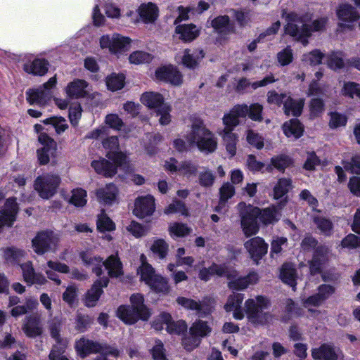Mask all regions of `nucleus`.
Wrapping results in <instances>:
<instances>
[{
  "mask_svg": "<svg viewBox=\"0 0 360 360\" xmlns=\"http://www.w3.org/2000/svg\"><path fill=\"white\" fill-rule=\"evenodd\" d=\"M271 305L269 298L257 295L250 298L245 302V311L248 321L255 326H264L274 320V316L268 311H264Z\"/></svg>",
  "mask_w": 360,
  "mask_h": 360,
  "instance_id": "obj_1",
  "label": "nucleus"
},
{
  "mask_svg": "<svg viewBox=\"0 0 360 360\" xmlns=\"http://www.w3.org/2000/svg\"><path fill=\"white\" fill-rule=\"evenodd\" d=\"M186 139L191 146H196L200 151L206 153L214 152L217 146L214 134L201 122H196L192 124Z\"/></svg>",
  "mask_w": 360,
  "mask_h": 360,
  "instance_id": "obj_2",
  "label": "nucleus"
},
{
  "mask_svg": "<svg viewBox=\"0 0 360 360\" xmlns=\"http://www.w3.org/2000/svg\"><path fill=\"white\" fill-rule=\"evenodd\" d=\"M81 258L86 265L92 266L93 272L98 276L102 274V265L108 270V275L112 278H117L123 274L122 263L117 256L110 255L105 262H103L102 258L99 257L82 252Z\"/></svg>",
  "mask_w": 360,
  "mask_h": 360,
  "instance_id": "obj_3",
  "label": "nucleus"
},
{
  "mask_svg": "<svg viewBox=\"0 0 360 360\" xmlns=\"http://www.w3.org/2000/svg\"><path fill=\"white\" fill-rule=\"evenodd\" d=\"M141 102L150 108L157 109L156 115L160 117L159 122L162 125H167L170 123L172 117L171 107L164 103L162 96L156 92H146L141 96Z\"/></svg>",
  "mask_w": 360,
  "mask_h": 360,
  "instance_id": "obj_4",
  "label": "nucleus"
},
{
  "mask_svg": "<svg viewBox=\"0 0 360 360\" xmlns=\"http://www.w3.org/2000/svg\"><path fill=\"white\" fill-rule=\"evenodd\" d=\"M285 32L287 34L294 37L306 46L308 44L307 39L311 34L309 25L304 22V20L297 14L291 13L286 16V25Z\"/></svg>",
  "mask_w": 360,
  "mask_h": 360,
  "instance_id": "obj_5",
  "label": "nucleus"
},
{
  "mask_svg": "<svg viewBox=\"0 0 360 360\" xmlns=\"http://www.w3.org/2000/svg\"><path fill=\"white\" fill-rule=\"evenodd\" d=\"M106 156L108 160H94L91 162V166L98 174L111 177L116 174L117 167L123 164L125 156L120 152L113 151L108 153Z\"/></svg>",
  "mask_w": 360,
  "mask_h": 360,
  "instance_id": "obj_6",
  "label": "nucleus"
},
{
  "mask_svg": "<svg viewBox=\"0 0 360 360\" xmlns=\"http://www.w3.org/2000/svg\"><path fill=\"white\" fill-rule=\"evenodd\" d=\"M75 347L77 354L82 358H85L90 354L97 352H100L103 354H111V356L115 357L119 356V351L117 349L106 345H101L97 342L87 339L85 337H82L77 340Z\"/></svg>",
  "mask_w": 360,
  "mask_h": 360,
  "instance_id": "obj_7",
  "label": "nucleus"
},
{
  "mask_svg": "<svg viewBox=\"0 0 360 360\" xmlns=\"http://www.w3.org/2000/svg\"><path fill=\"white\" fill-rule=\"evenodd\" d=\"M240 216L241 218V226L246 237L255 235L259 231L257 218L259 208L250 205H247L245 202L238 204Z\"/></svg>",
  "mask_w": 360,
  "mask_h": 360,
  "instance_id": "obj_8",
  "label": "nucleus"
},
{
  "mask_svg": "<svg viewBox=\"0 0 360 360\" xmlns=\"http://www.w3.org/2000/svg\"><path fill=\"white\" fill-rule=\"evenodd\" d=\"M60 241L59 236L52 231H42L36 235L32 240L35 253L44 255L48 252H54Z\"/></svg>",
  "mask_w": 360,
  "mask_h": 360,
  "instance_id": "obj_9",
  "label": "nucleus"
},
{
  "mask_svg": "<svg viewBox=\"0 0 360 360\" xmlns=\"http://www.w3.org/2000/svg\"><path fill=\"white\" fill-rule=\"evenodd\" d=\"M60 182L57 175L46 174L39 176L34 182L35 190L44 199H49L56 192Z\"/></svg>",
  "mask_w": 360,
  "mask_h": 360,
  "instance_id": "obj_10",
  "label": "nucleus"
},
{
  "mask_svg": "<svg viewBox=\"0 0 360 360\" xmlns=\"http://www.w3.org/2000/svg\"><path fill=\"white\" fill-rule=\"evenodd\" d=\"M38 140L43 146L37 150L38 161L40 165H47L51 158L55 157L57 148L56 143L44 133L39 135Z\"/></svg>",
  "mask_w": 360,
  "mask_h": 360,
  "instance_id": "obj_11",
  "label": "nucleus"
},
{
  "mask_svg": "<svg viewBox=\"0 0 360 360\" xmlns=\"http://www.w3.org/2000/svg\"><path fill=\"white\" fill-rule=\"evenodd\" d=\"M155 209V198L148 195L136 199L133 213L137 217L143 219L152 215Z\"/></svg>",
  "mask_w": 360,
  "mask_h": 360,
  "instance_id": "obj_12",
  "label": "nucleus"
},
{
  "mask_svg": "<svg viewBox=\"0 0 360 360\" xmlns=\"http://www.w3.org/2000/svg\"><path fill=\"white\" fill-rule=\"evenodd\" d=\"M22 330L25 335L30 338L41 336L44 332L41 316L38 314H33L27 316Z\"/></svg>",
  "mask_w": 360,
  "mask_h": 360,
  "instance_id": "obj_13",
  "label": "nucleus"
},
{
  "mask_svg": "<svg viewBox=\"0 0 360 360\" xmlns=\"http://www.w3.org/2000/svg\"><path fill=\"white\" fill-rule=\"evenodd\" d=\"M244 246L250 257L257 263L267 253L268 245L260 237L248 240L245 243Z\"/></svg>",
  "mask_w": 360,
  "mask_h": 360,
  "instance_id": "obj_14",
  "label": "nucleus"
},
{
  "mask_svg": "<svg viewBox=\"0 0 360 360\" xmlns=\"http://www.w3.org/2000/svg\"><path fill=\"white\" fill-rule=\"evenodd\" d=\"M329 248L323 245L316 247L312 259L310 262V271L312 274H319L328 262L329 258Z\"/></svg>",
  "mask_w": 360,
  "mask_h": 360,
  "instance_id": "obj_15",
  "label": "nucleus"
},
{
  "mask_svg": "<svg viewBox=\"0 0 360 360\" xmlns=\"http://www.w3.org/2000/svg\"><path fill=\"white\" fill-rule=\"evenodd\" d=\"M109 279L107 277H103L94 282L85 295L84 303L86 307H92L96 306L103 292V288L107 287Z\"/></svg>",
  "mask_w": 360,
  "mask_h": 360,
  "instance_id": "obj_16",
  "label": "nucleus"
},
{
  "mask_svg": "<svg viewBox=\"0 0 360 360\" xmlns=\"http://www.w3.org/2000/svg\"><path fill=\"white\" fill-rule=\"evenodd\" d=\"M246 110L245 106H240V105L233 106L229 112L223 117V124L225 127L222 131H232L240 124L239 118L245 117Z\"/></svg>",
  "mask_w": 360,
  "mask_h": 360,
  "instance_id": "obj_17",
  "label": "nucleus"
},
{
  "mask_svg": "<svg viewBox=\"0 0 360 360\" xmlns=\"http://www.w3.org/2000/svg\"><path fill=\"white\" fill-rule=\"evenodd\" d=\"M155 75L158 79L169 82L175 86L181 84L183 81L181 73L172 65L158 69Z\"/></svg>",
  "mask_w": 360,
  "mask_h": 360,
  "instance_id": "obj_18",
  "label": "nucleus"
},
{
  "mask_svg": "<svg viewBox=\"0 0 360 360\" xmlns=\"http://www.w3.org/2000/svg\"><path fill=\"white\" fill-rule=\"evenodd\" d=\"M340 350L328 344H323L319 348L311 350V356L314 360H338Z\"/></svg>",
  "mask_w": 360,
  "mask_h": 360,
  "instance_id": "obj_19",
  "label": "nucleus"
},
{
  "mask_svg": "<svg viewBox=\"0 0 360 360\" xmlns=\"http://www.w3.org/2000/svg\"><path fill=\"white\" fill-rule=\"evenodd\" d=\"M21 269L24 281L29 285L34 283L42 285L46 283V280L43 275L35 273L31 262L22 264Z\"/></svg>",
  "mask_w": 360,
  "mask_h": 360,
  "instance_id": "obj_20",
  "label": "nucleus"
},
{
  "mask_svg": "<svg viewBox=\"0 0 360 360\" xmlns=\"http://www.w3.org/2000/svg\"><path fill=\"white\" fill-rule=\"evenodd\" d=\"M243 298V294L233 293L229 296L227 302L224 305L225 310L228 312L233 311V317L238 320H240L244 317V314L240 309V305Z\"/></svg>",
  "mask_w": 360,
  "mask_h": 360,
  "instance_id": "obj_21",
  "label": "nucleus"
},
{
  "mask_svg": "<svg viewBox=\"0 0 360 360\" xmlns=\"http://www.w3.org/2000/svg\"><path fill=\"white\" fill-rule=\"evenodd\" d=\"M340 20L345 22L357 21L360 18V14L356 8L350 4H340L336 11Z\"/></svg>",
  "mask_w": 360,
  "mask_h": 360,
  "instance_id": "obj_22",
  "label": "nucleus"
},
{
  "mask_svg": "<svg viewBox=\"0 0 360 360\" xmlns=\"http://www.w3.org/2000/svg\"><path fill=\"white\" fill-rule=\"evenodd\" d=\"M229 279L228 286L231 290H243L247 288L250 285L255 284L258 281L257 274L255 273L249 274L245 277Z\"/></svg>",
  "mask_w": 360,
  "mask_h": 360,
  "instance_id": "obj_23",
  "label": "nucleus"
},
{
  "mask_svg": "<svg viewBox=\"0 0 360 360\" xmlns=\"http://www.w3.org/2000/svg\"><path fill=\"white\" fill-rule=\"evenodd\" d=\"M131 308L139 315L140 319L146 321L150 316V312L144 304L143 296L141 294H133L130 297Z\"/></svg>",
  "mask_w": 360,
  "mask_h": 360,
  "instance_id": "obj_24",
  "label": "nucleus"
},
{
  "mask_svg": "<svg viewBox=\"0 0 360 360\" xmlns=\"http://www.w3.org/2000/svg\"><path fill=\"white\" fill-rule=\"evenodd\" d=\"M87 86L88 83L85 80L75 79L67 86L66 94L70 98L84 97L87 94L86 90Z\"/></svg>",
  "mask_w": 360,
  "mask_h": 360,
  "instance_id": "obj_25",
  "label": "nucleus"
},
{
  "mask_svg": "<svg viewBox=\"0 0 360 360\" xmlns=\"http://www.w3.org/2000/svg\"><path fill=\"white\" fill-rule=\"evenodd\" d=\"M175 32L179 35V39L181 40L191 41L198 37L200 30L193 24H184L177 25Z\"/></svg>",
  "mask_w": 360,
  "mask_h": 360,
  "instance_id": "obj_26",
  "label": "nucleus"
},
{
  "mask_svg": "<svg viewBox=\"0 0 360 360\" xmlns=\"http://www.w3.org/2000/svg\"><path fill=\"white\" fill-rule=\"evenodd\" d=\"M139 14L145 23H152L158 16V8L153 3L141 4L139 8Z\"/></svg>",
  "mask_w": 360,
  "mask_h": 360,
  "instance_id": "obj_27",
  "label": "nucleus"
},
{
  "mask_svg": "<svg viewBox=\"0 0 360 360\" xmlns=\"http://www.w3.org/2000/svg\"><path fill=\"white\" fill-rule=\"evenodd\" d=\"M160 317L162 321L166 324V329L170 333L180 334L187 329V325L184 321L179 320L174 321L169 314L163 313Z\"/></svg>",
  "mask_w": 360,
  "mask_h": 360,
  "instance_id": "obj_28",
  "label": "nucleus"
},
{
  "mask_svg": "<svg viewBox=\"0 0 360 360\" xmlns=\"http://www.w3.org/2000/svg\"><path fill=\"white\" fill-rule=\"evenodd\" d=\"M96 193L100 202L105 205H110L115 200L117 189L114 184H110L98 189Z\"/></svg>",
  "mask_w": 360,
  "mask_h": 360,
  "instance_id": "obj_29",
  "label": "nucleus"
},
{
  "mask_svg": "<svg viewBox=\"0 0 360 360\" xmlns=\"http://www.w3.org/2000/svg\"><path fill=\"white\" fill-rule=\"evenodd\" d=\"M280 277L285 283L291 286L293 290H295L297 273L295 266L292 264L286 263L283 264Z\"/></svg>",
  "mask_w": 360,
  "mask_h": 360,
  "instance_id": "obj_30",
  "label": "nucleus"
},
{
  "mask_svg": "<svg viewBox=\"0 0 360 360\" xmlns=\"http://www.w3.org/2000/svg\"><path fill=\"white\" fill-rule=\"evenodd\" d=\"M212 27L221 34H228L234 32V27L230 24L228 15L218 16L211 22Z\"/></svg>",
  "mask_w": 360,
  "mask_h": 360,
  "instance_id": "obj_31",
  "label": "nucleus"
},
{
  "mask_svg": "<svg viewBox=\"0 0 360 360\" xmlns=\"http://www.w3.org/2000/svg\"><path fill=\"white\" fill-rule=\"evenodd\" d=\"M176 301L186 309L196 311L200 316H203L207 313L205 309V304L200 302L184 297H179Z\"/></svg>",
  "mask_w": 360,
  "mask_h": 360,
  "instance_id": "obj_32",
  "label": "nucleus"
},
{
  "mask_svg": "<svg viewBox=\"0 0 360 360\" xmlns=\"http://www.w3.org/2000/svg\"><path fill=\"white\" fill-rule=\"evenodd\" d=\"M27 101L30 104L44 105L49 99V92L42 88L32 90L30 89L27 92Z\"/></svg>",
  "mask_w": 360,
  "mask_h": 360,
  "instance_id": "obj_33",
  "label": "nucleus"
},
{
  "mask_svg": "<svg viewBox=\"0 0 360 360\" xmlns=\"http://www.w3.org/2000/svg\"><path fill=\"white\" fill-rule=\"evenodd\" d=\"M304 106V101L300 99L298 101L293 100L288 96L284 101V111L287 115L299 116Z\"/></svg>",
  "mask_w": 360,
  "mask_h": 360,
  "instance_id": "obj_34",
  "label": "nucleus"
},
{
  "mask_svg": "<svg viewBox=\"0 0 360 360\" xmlns=\"http://www.w3.org/2000/svg\"><path fill=\"white\" fill-rule=\"evenodd\" d=\"M205 54L202 50L196 51L191 53L190 51H184V55L182 58V63L186 67L193 69L198 65L199 62L204 58Z\"/></svg>",
  "mask_w": 360,
  "mask_h": 360,
  "instance_id": "obj_35",
  "label": "nucleus"
},
{
  "mask_svg": "<svg viewBox=\"0 0 360 360\" xmlns=\"http://www.w3.org/2000/svg\"><path fill=\"white\" fill-rule=\"evenodd\" d=\"M220 135L222 137L227 152L231 157L234 156L236 153L238 136L235 133L229 131H221Z\"/></svg>",
  "mask_w": 360,
  "mask_h": 360,
  "instance_id": "obj_36",
  "label": "nucleus"
},
{
  "mask_svg": "<svg viewBox=\"0 0 360 360\" xmlns=\"http://www.w3.org/2000/svg\"><path fill=\"white\" fill-rule=\"evenodd\" d=\"M292 164V159L286 155H278L274 156L271 159V165L266 167V169L270 172L272 170V167L279 171L283 172L287 167Z\"/></svg>",
  "mask_w": 360,
  "mask_h": 360,
  "instance_id": "obj_37",
  "label": "nucleus"
},
{
  "mask_svg": "<svg viewBox=\"0 0 360 360\" xmlns=\"http://www.w3.org/2000/svg\"><path fill=\"white\" fill-rule=\"evenodd\" d=\"M117 315L127 324H133L140 319L134 309L129 306H120L117 311Z\"/></svg>",
  "mask_w": 360,
  "mask_h": 360,
  "instance_id": "obj_38",
  "label": "nucleus"
},
{
  "mask_svg": "<svg viewBox=\"0 0 360 360\" xmlns=\"http://www.w3.org/2000/svg\"><path fill=\"white\" fill-rule=\"evenodd\" d=\"M211 332V328L207 325V322L198 320L195 321L189 329L191 335H194L198 338L206 337Z\"/></svg>",
  "mask_w": 360,
  "mask_h": 360,
  "instance_id": "obj_39",
  "label": "nucleus"
},
{
  "mask_svg": "<svg viewBox=\"0 0 360 360\" xmlns=\"http://www.w3.org/2000/svg\"><path fill=\"white\" fill-rule=\"evenodd\" d=\"M283 131L288 137L293 136L298 138L302 135L303 127L297 119H292L284 124Z\"/></svg>",
  "mask_w": 360,
  "mask_h": 360,
  "instance_id": "obj_40",
  "label": "nucleus"
},
{
  "mask_svg": "<svg viewBox=\"0 0 360 360\" xmlns=\"http://www.w3.org/2000/svg\"><path fill=\"white\" fill-rule=\"evenodd\" d=\"M48 65L49 63L44 59H35L30 66V69L27 65H25V70L29 73L42 76L47 72Z\"/></svg>",
  "mask_w": 360,
  "mask_h": 360,
  "instance_id": "obj_41",
  "label": "nucleus"
},
{
  "mask_svg": "<svg viewBox=\"0 0 360 360\" xmlns=\"http://www.w3.org/2000/svg\"><path fill=\"white\" fill-rule=\"evenodd\" d=\"M54 344L49 355V360H57L63 355L68 345V340L66 338L55 340Z\"/></svg>",
  "mask_w": 360,
  "mask_h": 360,
  "instance_id": "obj_42",
  "label": "nucleus"
},
{
  "mask_svg": "<svg viewBox=\"0 0 360 360\" xmlns=\"http://www.w3.org/2000/svg\"><path fill=\"white\" fill-rule=\"evenodd\" d=\"M275 81L276 80L274 79L273 75H267L263 79L260 81L254 82L252 83H250L247 79L243 78L239 81L238 88L245 89L250 85L252 86L253 89H256L259 87L265 86L269 84L274 83Z\"/></svg>",
  "mask_w": 360,
  "mask_h": 360,
  "instance_id": "obj_43",
  "label": "nucleus"
},
{
  "mask_svg": "<svg viewBox=\"0 0 360 360\" xmlns=\"http://www.w3.org/2000/svg\"><path fill=\"white\" fill-rule=\"evenodd\" d=\"M292 188V181L290 179H280L274 188V196L278 199L285 195Z\"/></svg>",
  "mask_w": 360,
  "mask_h": 360,
  "instance_id": "obj_44",
  "label": "nucleus"
},
{
  "mask_svg": "<svg viewBox=\"0 0 360 360\" xmlns=\"http://www.w3.org/2000/svg\"><path fill=\"white\" fill-rule=\"evenodd\" d=\"M240 106H245L247 110L245 117H248L253 121L261 122L263 120L262 111L263 106L257 103H252L250 106L246 104L240 105Z\"/></svg>",
  "mask_w": 360,
  "mask_h": 360,
  "instance_id": "obj_45",
  "label": "nucleus"
},
{
  "mask_svg": "<svg viewBox=\"0 0 360 360\" xmlns=\"http://www.w3.org/2000/svg\"><path fill=\"white\" fill-rule=\"evenodd\" d=\"M125 77L123 74L112 73L106 78L108 88L112 91L120 90L124 85Z\"/></svg>",
  "mask_w": 360,
  "mask_h": 360,
  "instance_id": "obj_46",
  "label": "nucleus"
},
{
  "mask_svg": "<svg viewBox=\"0 0 360 360\" xmlns=\"http://www.w3.org/2000/svg\"><path fill=\"white\" fill-rule=\"evenodd\" d=\"M150 353L153 360H169L164 345L160 340H155L153 346L150 349Z\"/></svg>",
  "mask_w": 360,
  "mask_h": 360,
  "instance_id": "obj_47",
  "label": "nucleus"
},
{
  "mask_svg": "<svg viewBox=\"0 0 360 360\" xmlns=\"http://www.w3.org/2000/svg\"><path fill=\"white\" fill-rule=\"evenodd\" d=\"M314 221L321 233L325 236L331 235L333 225L330 219L323 217H316Z\"/></svg>",
  "mask_w": 360,
  "mask_h": 360,
  "instance_id": "obj_48",
  "label": "nucleus"
},
{
  "mask_svg": "<svg viewBox=\"0 0 360 360\" xmlns=\"http://www.w3.org/2000/svg\"><path fill=\"white\" fill-rule=\"evenodd\" d=\"M38 305L37 300H28L25 304L18 305L11 309V314L13 316L17 317L25 314L29 311H32Z\"/></svg>",
  "mask_w": 360,
  "mask_h": 360,
  "instance_id": "obj_49",
  "label": "nucleus"
},
{
  "mask_svg": "<svg viewBox=\"0 0 360 360\" xmlns=\"http://www.w3.org/2000/svg\"><path fill=\"white\" fill-rule=\"evenodd\" d=\"M148 285L157 292L167 293L169 289L167 281L160 275L154 277Z\"/></svg>",
  "mask_w": 360,
  "mask_h": 360,
  "instance_id": "obj_50",
  "label": "nucleus"
},
{
  "mask_svg": "<svg viewBox=\"0 0 360 360\" xmlns=\"http://www.w3.org/2000/svg\"><path fill=\"white\" fill-rule=\"evenodd\" d=\"M168 230L172 236L176 237H184L191 231V229L186 224L178 222L170 224Z\"/></svg>",
  "mask_w": 360,
  "mask_h": 360,
  "instance_id": "obj_51",
  "label": "nucleus"
},
{
  "mask_svg": "<svg viewBox=\"0 0 360 360\" xmlns=\"http://www.w3.org/2000/svg\"><path fill=\"white\" fill-rule=\"evenodd\" d=\"M62 326L63 322L58 317H54L48 322V329L54 340L63 338L60 335Z\"/></svg>",
  "mask_w": 360,
  "mask_h": 360,
  "instance_id": "obj_52",
  "label": "nucleus"
},
{
  "mask_svg": "<svg viewBox=\"0 0 360 360\" xmlns=\"http://www.w3.org/2000/svg\"><path fill=\"white\" fill-rule=\"evenodd\" d=\"M258 218L266 225L278 221L275 210L269 207L264 210L259 208Z\"/></svg>",
  "mask_w": 360,
  "mask_h": 360,
  "instance_id": "obj_53",
  "label": "nucleus"
},
{
  "mask_svg": "<svg viewBox=\"0 0 360 360\" xmlns=\"http://www.w3.org/2000/svg\"><path fill=\"white\" fill-rule=\"evenodd\" d=\"M86 192L82 188H77L72 191L69 202L76 207H83L86 203Z\"/></svg>",
  "mask_w": 360,
  "mask_h": 360,
  "instance_id": "obj_54",
  "label": "nucleus"
},
{
  "mask_svg": "<svg viewBox=\"0 0 360 360\" xmlns=\"http://www.w3.org/2000/svg\"><path fill=\"white\" fill-rule=\"evenodd\" d=\"M211 273L212 275H217L218 276H225L227 279H231L236 276V271L229 269L224 265H218L213 264L210 266Z\"/></svg>",
  "mask_w": 360,
  "mask_h": 360,
  "instance_id": "obj_55",
  "label": "nucleus"
},
{
  "mask_svg": "<svg viewBox=\"0 0 360 360\" xmlns=\"http://www.w3.org/2000/svg\"><path fill=\"white\" fill-rule=\"evenodd\" d=\"M140 274L141 280L145 281L148 285L152 279L158 275L155 273L154 269L151 265L146 262H143L140 267Z\"/></svg>",
  "mask_w": 360,
  "mask_h": 360,
  "instance_id": "obj_56",
  "label": "nucleus"
},
{
  "mask_svg": "<svg viewBox=\"0 0 360 360\" xmlns=\"http://www.w3.org/2000/svg\"><path fill=\"white\" fill-rule=\"evenodd\" d=\"M130 43V39L120 34L113 35V41L111 46V52L121 51Z\"/></svg>",
  "mask_w": 360,
  "mask_h": 360,
  "instance_id": "obj_57",
  "label": "nucleus"
},
{
  "mask_svg": "<svg viewBox=\"0 0 360 360\" xmlns=\"http://www.w3.org/2000/svg\"><path fill=\"white\" fill-rule=\"evenodd\" d=\"M323 100L320 98H314L309 103L310 115L316 117L320 116L325 110Z\"/></svg>",
  "mask_w": 360,
  "mask_h": 360,
  "instance_id": "obj_58",
  "label": "nucleus"
},
{
  "mask_svg": "<svg viewBox=\"0 0 360 360\" xmlns=\"http://www.w3.org/2000/svg\"><path fill=\"white\" fill-rule=\"evenodd\" d=\"M277 60L281 66L289 65L293 60V52L290 46H288L277 53Z\"/></svg>",
  "mask_w": 360,
  "mask_h": 360,
  "instance_id": "obj_59",
  "label": "nucleus"
},
{
  "mask_svg": "<svg viewBox=\"0 0 360 360\" xmlns=\"http://www.w3.org/2000/svg\"><path fill=\"white\" fill-rule=\"evenodd\" d=\"M151 250L157 254L160 259H164L168 251V245L162 239H158L154 241L151 246Z\"/></svg>",
  "mask_w": 360,
  "mask_h": 360,
  "instance_id": "obj_60",
  "label": "nucleus"
},
{
  "mask_svg": "<svg viewBox=\"0 0 360 360\" xmlns=\"http://www.w3.org/2000/svg\"><path fill=\"white\" fill-rule=\"evenodd\" d=\"M151 59L152 57L148 53L141 51L133 52L129 58L130 63L136 65L148 63Z\"/></svg>",
  "mask_w": 360,
  "mask_h": 360,
  "instance_id": "obj_61",
  "label": "nucleus"
},
{
  "mask_svg": "<svg viewBox=\"0 0 360 360\" xmlns=\"http://www.w3.org/2000/svg\"><path fill=\"white\" fill-rule=\"evenodd\" d=\"M165 213L167 214L181 213L182 215H187L188 211L183 202L180 200H175L165 208Z\"/></svg>",
  "mask_w": 360,
  "mask_h": 360,
  "instance_id": "obj_62",
  "label": "nucleus"
},
{
  "mask_svg": "<svg viewBox=\"0 0 360 360\" xmlns=\"http://www.w3.org/2000/svg\"><path fill=\"white\" fill-rule=\"evenodd\" d=\"M328 65L335 70L342 68L345 66V62L342 53H332L328 57Z\"/></svg>",
  "mask_w": 360,
  "mask_h": 360,
  "instance_id": "obj_63",
  "label": "nucleus"
},
{
  "mask_svg": "<svg viewBox=\"0 0 360 360\" xmlns=\"http://www.w3.org/2000/svg\"><path fill=\"white\" fill-rule=\"evenodd\" d=\"M330 115L329 126L330 128L336 129L346 124L347 118L345 115L337 112H331Z\"/></svg>",
  "mask_w": 360,
  "mask_h": 360,
  "instance_id": "obj_64",
  "label": "nucleus"
}]
</instances>
